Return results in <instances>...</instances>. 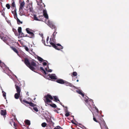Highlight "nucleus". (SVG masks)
<instances>
[{
  "label": "nucleus",
  "instance_id": "obj_51",
  "mask_svg": "<svg viewBox=\"0 0 129 129\" xmlns=\"http://www.w3.org/2000/svg\"><path fill=\"white\" fill-rule=\"evenodd\" d=\"M49 122L50 123H51V122H52L51 120V119H49Z\"/></svg>",
  "mask_w": 129,
  "mask_h": 129
},
{
  "label": "nucleus",
  "instance_id": "obj_29",
  "mask_svg": "<svg viewBox=\"0 0 129 129\" xmlns=\"http://www.w3.org/2000/svg\"><path fill=\"white\" fill-rule=\"evenodd\" d=\"M25 122L26 124L28 125H29L30 124V121L28 120H26L25 121Z\"/></svg>",
  "mask_w": 129,
  "mask_h": 129
},
{
  "label": "nucleus",
  "instance_id": "obj_22",
  "mask_svg": "<svg viewBox=\"0 0 129 129\" xmlns=\"http://www.w3.org/2000/svg\"><path fill=\"white\" fill-rule=\"evenodd\" d=\"M16 11V9H15L14 11H15V13L14 15V18L16 20H17L18 19V18L17 17V14Z\"/></svg>",
  "mask_w": 129,
  "mask_h": 129
},
{
  "label": "nucleus",
  "instance_id": "obj_61",
  "mask_svg": "<svg viewBox=\"0 0 129 129\" xmlns=\"http://www.w3.org/2000/svg\"><path fill=\"white\" fill-rule=\"evenodd\" d=\"M27 1H28V0H27Z\"/></svg>",
  "mask_w": 129,
  "mask_h": 129
},
{
  "label": "nucleus",
  "instance_id": "obj_41",
  "mask_svg": "<svg viewBox=\"0 0 129 129\" xmlns=\"http://www.w3.org/2000/svg\"><path fill=\"white\" fill-rule=\"evenodd\" d=\"M13 125L14 126V127L16 129V127L17 126V124H16L15 122H13Z\"/></svg>",
  "mask_w": 129,
  "mask_h": 129
},
{
  "label": "nucleus",
  "instance_id": "obj_16",
  "mask_svg": "<svg viewBox=\"0 0 129 129\" xmlns=\"http://www.w3.org/2000/svg\"><path fill=\"white\" fill-rule=\"evenodd\" d=\"M37 59L39 60V61L41 62H42L43 61H45L47 62H48L47 61L44 60L42 58L39 56H38L37 57Z\"/></svg>",
  "mask_w": 129,
  "mask_h": 129
},
{
  "label": "nucleus",
  "instance_id": "obj_5",
  "mask_svg": "<svg viewBox=\"0 0 129 129\" xmlns=\"http://www.w3.org/2000/svg\"><path fill=\"white\" fill-rule=\"evenodd\" d=\"M42 4L43 5V6H42V7L41 6V8L43 9V15L45 18L48 19L49 17L47 13V11L45 9H44V8H45V5L43 3H42Z\"/></svg>",
  "mask_w": 129,
  "mask_h": 129
},
{
  "label": "nucleus",
  "instance_id": "obj_48",
  "mask_svg": "<svg viewBox=\"0 0 129 129\" xmlns=\"http://www.w3.org/2000/svg\"><path fill=\"white\" fill-rule=\"evenodd\" d=\"M43 64L44 66H46L47 65V63L46 62H44L43 63Z\"/></svg>",
  "mask_w": 129,
  "mask_h": 129
},
{
  "label": "nucleus",
  "instance_id": "obj_3",
  "mask_svg": "<svg viewBox=\"0 0 129 129\" xmlns=\"http://www.w3.org/2000/svg\"><path fill=\"white\" fill-rule=\"evenodd\" d=\"M50 44L55 49L58 50H60L63 48V47L59 44H55L53 42H50Z\"/></svg>",
  "mask_w": 129,
  "mask_h": 129
},
{
  "label": "nucleus",
  "instance_id": "obj_42",
  "mask_svg": "<svg viewBox=\"0 0 129 129\" xmlns=\"http://www.w3.org/2000/svg\"><path fill=\"white\" fill-rule=\"evenodd\" d=\"M70 115V114L69 112H67V113L65 114V116L66 117H68Z\"/></svg>",
  "mask_w": 129,
  "mask_h": 129
},
{
  "label": "nucleus",
  "instance_id": "obj_17",
  "mask_svg": "<svg viewBox=\"0 0 129 129\" xmlns=\"http://www.w3.org/2000/svg\"><path fill=\"white\" fill-rule=\"evenodd\" d=\"M12 49L15 52H16L18 55L19 52L15 47H11Z\"/></svg>",
  "mask_w": 129,
  "mask_h": 129
},
{
  "label": "nucleus",
  "instance_id": "obj_43",
  "mask_svg": "<svg viewBox=\"0 0 129 129\" xmlns=\"http://www.w3.org/2000/svg\"><path fill=\"white\" fill-rule=\"evenodd\" d=\"M85 102L88 104L89 103V100L88 99H87L85 100Z\"/></svg>",
  "mask_w": 129,
  "mask_h": 129
},
{
  "label": "nucleus",
  "instance_id": "obj_7",
  "mask_svg": "<svg viewBox=\"0 0 129 129\" xmlns=\"http://www.w3.org/2000/svg\"><path fill=\"white\" fill-rule=\"evenodd\" d=\"M47 23L48 25L52 29H57L56 26L52 22L48 21L47 22Z\"/></svg>",
  "mask_w": 129,
  "mask_h": 129
},
{
  "label": "nucleus",
  "instance_id": "obj_44",
  "mask_svg": "<svg viewBox=\"0 0 129 129\" xmlns=\"http://www.w3.org/2000/svg\"><path fill=\"white\" fill-rule=\"evenodd\" d=\"M1 30L4 32H5L6 31L5 29L4 28H3L1 29Z\"/></svg>",
  "mask_w": 129,
  "mask_h": 129
},
{
  "label": "nucleus",
  "instance_id": "obj_10",
  "mask_svg": "<svg viewBox=\"0 0 129 129\" xmlns=\"http://www.w3.org/2000/svg\"><path fill=\"white\" fill-rule=\"evenodd\" d=\"M15 86L17 93H20V92L21 91L20 87L18 86L17 84H15Z\"/></svg>",
  "mask_w": 129,
  "mask_h": 129
},
{
  "label": "nucleus",
  "instance_id": "obj_56",
  "mask_svg": "<svg viewBox=\"0 0 129 129\" xmlns=\"http://www.w3.org/2000/svg\"><path fill=\"white\" fill-rule=\"evenodd\" d=\"M29 9V10H30V11H31V9H30V8Z\"/></svg>",
  "mask_w": 129,
  "mask_h": 129
},
{
  "label": "nucleus",
  "instance_id": "obj_50",
  "mask_svg": "<svg viewBox=\"0 0 129 129\" xmlns=\"http://www.w3.org/2000/svg\"><path fill=\"white\" fill-rule=\"evenodd\" d=\"M65 108H66L64 110L66 112H67V111H68L67 107H66Z\"/></svg>",
  "mask_w": 129,
  "mask_h": 129
},
{
  "label": "nucleus",
  "instance_id": "obj_1",
  "mask_svg": "<svg viewBox=\"0 0 129 129\" xmlns=\"http://www.w3.org/2000/svg\"><path fill=\"white\" fill-rule=\"evenodd\" d=\"M24 62L25 64L28 67L30 70L34 71L35 68L34 67H36V64L34 61H32L30 63L29 62L28 59L25 58L24 59Z\"/></svg>",
  "mask_w": 129,
  "mask_h": 129
},
{
  "label": "nucleus",
  "instance_id": "obj_23",
  "mask_svg": "<svg viewBox=\"0 0 129 129\" xmlns=\"http://www.w3.org/2000/svg\"><path fill=\"white\" fill-rule=\"evenodd\" d=\"M54 99L55 100V101L56 102H57V101H58L60 102V101L59 99H58V97L56 96H53Z\"/></svg>",
  "mask_w": 129,
  "mask_h": 129
},
{
  "label": "nucleus",
  "instance_id": "obj_2",
  "mask_svg": "<svg viewBox=\"0 0 129 129\" xmlns=\"http://www.w3.org/2000/svg\"><path fill=\"white\" fill-rule=\"evenodd\" d=\"M45 99H44V102L46 104L52 103V101L51 100H53V97L50 94H47L44 96Z\"/></svg>",
  "mask_w": 129,
  "mask_h": 129
},
{
  "label": "nucleus",
  "instance_id": "obj_26",
  "mask_svg": "<svg viewBox=\"0 0 129 129\" xmlns=\"http://www.w3.org/2000/svg\"><path fill=\"white\" fill-rule=\"evenodd\" d=\"M13 31L14 33H15V35L16 36H18V33H17V30L16 29H13Z\"/></svg>",
  "mask_w": 129,
  "mask_h": 129
},
{
  "label": "nucleus",
  "instance_id": "obj_54",
  "mask_svg": "<svg viewBox=\"0 0 129 129\" xmlns=\"http://www.w3.org/2000/svg\"><path fill=\"white\" fill-rule=\"evenodd\" d=\"M89 100V101H92V99H90Z\"/></svg>",
  "mask_w": 129,
  "mask_h": 129
},
{
  "label": "nucleus",
  "instance_id": "obj_35",
  "mask_svg": "<svg viewBox=\"0 0 129 129\" xmlns=\"http://www.w3.org/2000/svg\"><path fill=\"white\" fill-rule=\"evenodd\" d=\"M47 124L45 122L43 123L41 125L43 127H45L46 126Z\"/></svg>",
  "mask_w": 129,
  "mask_h": 129
},
{
  "label": "nucleus",
  "instance_id": "obj_28",
  "mask_svg": "<svg viewBox=\"0 0 129 129\" xmlns=\"http://www.w3.org/2000/svg\"><path fill=\"white\" fill-rule=\"evenodd\" d=\"M40 69L42 70L44 72V73L45 75L47 74V73L44 70L43 68L42 67H41L40 68Z\"/></svg>",
  "mask_w": 129,
  "mask_h": 129
},
{
  "label": "nucleus",
  "instance_id": "obj_45",
  "mask_svg": "<svg viewBox=\"0 0 129 129\" xmlns=\"http://www.w3.org/2000/svg\"><path fill=\"white\" fill-rule=\"evenodd\" d=\"M94 108L95 110H96L97 112H99V111L98 108L95 106L94 107Z\"/></svg>",
  "mask_w": 129,
  "mask_h": 129
},
{
  "label": "nucleus",
  "instance_id": "obj_36",
  "mask_svg": "<svg viewBox=\"0 0 129 129\" xmlns=\"http://www.w3.org/2000/svg\"><path fill=\"white\" fill-rule=\"evenodd\" d=\"M19 35H21V37H25L24 34L22 32H21V33H19Z\"/></svg>",
  "mask_w": 129,
  "mask_h": 129
},
{
  "label": "nucleus",
  "instance_id": "obj_19",
  "mask_svg": "<svg viewBox=\"0 0 129 129\" xmlns=\"http://www.w3.org/2000/svg\"><path fill=\"white\" fill-rule=\"evenodd\" d=\"M20 95V93H17L14 95L15 98L16 99H18Z\"/></svg>",
  "mask_w": 129,
  "mask_h": 129
},
{
  "label": "nucleus",
  "instance_id": "obj_58",
  "mask_svg": "<svg viewBox=\"0 0 129 129\" xmlns=\"http://www.w3.org/2000/svg\"><path fill=\"white\" fill-rule=\"evenodd\" d=\"M62 105V106L63 107H64V105Z\"/></svg>",
  "mask_w": 129,
  "mask_h": 129
},
{
  "label": "nucleus",
  "instance_id": "obj_37",
  "mask_svg": "<svg viewBox=\"0 0 129 129\" xmlns=\"http://www.w3.org/2000/svg\"><path fill=\"white\" fill-rule=\"evenodd\" d=\"M49 40V37H48L47 38V41H46V44H47L46 45L45 44V45H46V46H49V45H48V41Z\"/></svg>",
  "mask_w": 129,
  "mask_h": 129
},
{
  "label": "nucleus",
  "instance_id": "obj_34",
  "mask_svg": "<svg viewBox=\"0 0 129 129\" xmlns=\"http://www.w3.org/2000/svg\"><path fill=\"white\" fill-rule=\"evenodd\" d=\"M35 106L33 107H34L33 108V110L36 112H38V109L37 107H35Z\"/></svg>",
  "mask_w": 129,
  "mask_h": 129
},
{
  "label": "nucleus",
  "instance_id": "obj_40",
  "mask_svg": "<svg viewBox=\"0 0 129 129\" xmlns=\"http://www.w3.org/2000/svg\"><path fill=\"white\" fill-rule=\"evenodd\" d=\"M54 129H62V128L60 126H58L55 127Z\"/></svg>",
  "mask_w": 129,
  "mask_h": 129
},
{
  "label": "nucleus",
  "instance_id": "obj_25",
  "mask_svg": "<svg viewBox=\"0 0 129 129\" xmlns=\"http://www.w3.org/2000/svg\"><path fill=\"white\" fill-rule=\"evenodd\" d=\"M12 4L11 6L14 7H16L15 5V2L14 0H12Z\"/></svg>",
  "mask_w": 129,
  "mask_h": 129
},
{
  "label": "nucleus",
  "instance_id": "obj_9",
  "mask_svg": "<svg viewBox=\"0 0 129 129\" xmlns=\"http://www.w3.org/2000/svg\"><path fill=\"white\" fill-rule=\"evenodd\" d=\"M43 16L39 15L37 17L36 15H34L33 16L34 19L35 20L38 21H42V19L41 18H40L41 17H43Z\"/></svg>",
  "mask_w": 129,
  "mask_h": 129
},
{
  "label": "nucleus",
  "instance_id": "obj_38",
  "mask_svg": "<svg viewBox=\"0 0 129 129\" xmlns=\"http://www.w3.org/2000/svg\"><path fill=\"white\" fill-rule=\"evenodd\" d=\"M6 6L8 9H9L10 8V5L9 4H7L6 5Z\"/></svg>",
  "mask_w": 129,
  "mask_h": 129
},
{
  "label": "nucleus",
  "instance_id": "obj_14",
  "mask_svg": "<svg viewBox=\"0 0 129 129\" xmlns=\"http://www.w3.org/2000/svg\"><path fill=\"white\" fill-rule=\"evenodd\" d=\"M25 3L24 1L20 3V6L19 8V10H22L23 8L25 5Z\"/></svg>",
  "mask_w": 129,
  "mask_h": 129
},
{
  "label": "nucleus",
  "instance_id": "obj_62",
  "mask_svg": "<svg viewBox=\"0 0 129 129\" xmlns=\"http://www.w3.org/2000/svg\"><path fill=\"white\" fill-rule=\"evenodd\" d=\"M27 1H28V0H27Z\"/></svg>",
  "mask_w": 129,
  "mask_h": 129
},
{
  "label": "nucleus",
  "instance_id": "obj_57",
  "mask_svg": "<svg viewBox=\"0 0 129 129\" xmlns=\"http://www.w3.org/2000/svg\"><path fill=\"white\" fill-rule=\"evenodd\" d=\"M76 81L77 82H78L79 81V80H77Z\"/></svg>",
  "mask_w": 129,
  "mask_h": 129
},
{
  "label": "nucleus",
  "instance_id": "obj_4",
  "mask_svg": "<svg viewBox=\"0 0 129 129\" xmlns=\"http://www.w3.org/2000/svg\"><path fill=\"white\" fill-rule=\"evenodd\" d=\"M20 99L21 103L25 105V104H29L30 106L31 107H34L35 106H36V104H34L31 102H28L25 100H22L21 98Z\"/></svg>",
  "mask_w": 129,
  "mask_h": 129
},
{
  "label": "nucleus",
  "instance_id": "obj_21",
  "mask_svg": "<svg viewBox=\"0 0 129 129\" xmlns=\"http://www.w3.org/2000/svg\"><path fill=\"white\" fill-rule=\"evenodd\" d=\"M37 4L38 5H40V6H41V7H42V5H41V4L42 3V0H37Z\"/></svg>",
  "mask_w": 129,
  "mask_h": 129
},
{
  "label": "nucleus",
  "instance_id": "obj_31",
  "mask_svg": "<svg viewBox=\"0 0 129 129\" xmlns=\"http://www.w3.org/2000/svg\"><path fill=\"white\" fill-rule=\"evenodd\" d=\"M77 75V73L76 72H74L73 73L72 75V77L73 76H76Z\"/></svg>",
  "mask_w": 129,
  "mask_h": 129
},
{
  "label": "nucleus",
  "instance_id": "obj_15",
  "mask_svg": "<svg viewBox=\"0 0 129 129\" xmlns=\"http://www.w3.org/2000/svg\"><path fill=\"white\" fill-rule=\"evenodd\" d=\"M1 114L3 116H5L6 115V111L5 110H1Z\"/></svg>",
  "mask_w": 129,
  "mask_h": 129
},
{
  "label": "nucleus",
  "instance_id": "obj_55",
  "mask_svg": "<svg viewBox=\"0 0 129 129\" xmlns=\"http://www.w3.org/2000/svg\"><path fill=\"white\" fill-rule=\"evenodd\" d=\"M4 1V0H0V2H3Z\"/></svg>",
  "mask_w": 129,
  "mask_h": 129
},
{
  "label": "nucleus",
  "instance_id": "obj_32",
  "mask_svg": "<svg viewBox=\"0 0 129 129\" xmlns=\"http://www.w3.org/2000/svg\"><path fill=\"white\" fill-rule=\"evenodd\" d=\"M50 106L52 107L55 108L57 107L56 105L54 104H50L49 105Z\"/></svg>",
  "mask_w": 129,
  "mask_h": 129
},
{
  "label": "nucleus",
  "instance_id": "obj_33",
  "mask_svg": "<svg viewBox=\"0 0 129 129\" xmlns=\"http://www.w3.org/2000/svg\"><path fill=\"white\" fill-rule=\"evenodd\" d=\"M2 93L3 94V96H4V98L5 99H6V93L3 91H2Z\"/></svg>",
  "mask_w": 129,
  "mask_h": 129
},
{
  "label": "nucleus",
  "instance_id": "obj_59",
  "mask_svg": "<svg viewBox=\"0 0 129 129\" xmlns=\"http://www.w3.org/2000/svg\"><path fill=\"white\" fill-rule=\"evenodd\" d=\"M47 121H48V120H47Z\"/></svg>",
  "mask_w": 129,
  "mask_h": 129
},
{
  "label": "nucleus",
  "instance_id": "obj_8",
  "mask_svg": "<svg viewBox=\"0 0 129 129\" xmlns=\"http://www.w3.org/2000/svg\"><path fill=\"white\" fill-rule=\"evenodd\" d=\"M29 28H27L26 29V31L27 33L29 34V37L30 38H33L34 37V34L33 33L29 31Z\"/></svg>",
  "mask_w": 129,
  "mask_h": 129
},
{
  "label": "nucleus",
  "instance_id": "obj_53",
  "mask_svg": "<svg viewBox=\"0 0 129 129\" xmlns=\"http://www.w3.org/2000/svg\"><path fill=\"white\" fill-rule=\"evenodd\" d=\"M28 36H28V35L27 34L25 36V37H29Z\"/></svg>",
  "mask_w": 129,
  "mask_h": 129
},
{
  "label": "nucleus",
  "instance_id": "obj_24",
  "mask_svg": "<svg viewBox=\"0 0 129 129\" xmlns=\"http://www.w3.org/2000/svg\"><path fill=\"white\" fill-rule=\"evenodd\" d=\"M4 35V34L3 32H1L0 33V38L3 40H4L3 39V36Z\"/></svg>",
  "mask_w": 129,
  "mask_h": 129
},
{
  "label": "nucleus",
  "instance_id": "obj_27",
  "mask_svg": "<svg viewBox=\"0 0 129 129\" xmlns=\"http://www.w3.org/2000/svg\"><path fill=\"white\" fill-rule=\"evenodd\" d=\"M16 20L17 21V23L18 24H20L22 23V22L18 18Z\"/></svg>",
  "mask_w": 129,
  "mask_h": 129
},
{
  "label": "nucleus",
  "instance_id": "obj_39",
  "mask_svg": "<svg viewBox=\"0 0 129 129\" xmlns=\"http://www.w3.org/2000/svg\"><path fill=\"white\" fill-rule=\"evenodd\" d=\"M93 120H94V121H95L97 122H98L99 123H100V122H99L97 121L96 118H95L94 116L93 115Z\"/></svg>",
  "mask_w": 129,
  "mask_h": 129
},
{
  "label": "nucleus",
  "instance_id": "obj_20",
  "mask_svg": "<svg viewBox=\"0 0 129 129\" xmlns=\"http://www.w3.org/2000/svg\"><path fill=\"white\" fill-rule=\"evenodd\" d=\"M57 29H54V31L52 35L53 38H55V37L56 35L57 34V33L56 32Z\"/></svg>",
  "mask_w": 129,
  "mask_h": 129
},
{
  "label": "nucleus",
  "instance_id": "obj_13",
  "mask_svg": "<svg viewBox=\"0 0 129 129\" xmlns=\"http://www.w3.org/2000/svg\"><path fill=\"white\" fill-rule=\"evenodd\" d=\"M64 84H65V85L67 86H69L71 87H74L72 83L65 81H64Z\"/></svg>",
  "mask_w": 129,
  "mask_h": 129
},
{
  "label": "nucleus",
  "instance_id": "obj_49",
  "mask_svg": "<svg viewBox=\"0 0 129 129\" xmlns=\"http://www.w3.org/2000/svg\"><path fill=\"white\" fill-rule=\"evenodd\" d=\"M42 42L45 45V41L43 39H42Z\"/></svg>",
  "mask_w": 129,
  "mask_h": 129
},
{
  "label": "nucleus",
  "instance_id": "obj_60",
  "mask_svg": "<svg viewBox=\"0 0 129 129\" xmlns=\"http://www.w3.org/2000/svg\"><path fill=\"white\" fill-rule=\"evenodd\" d=\"M32 110V108H30Z\"/></svg>",
  "mask_w": 129,
  "mask_h": 129
},
{
  "label": "nucleus",
  "instance_id": "obj_30",
  "mask_svg": "<svg viewBox=\"0 0 129 129\" xmlns=\"http://www.w3.org/2000/svg\"><path fill=\"white\" fill-rule=\"evenodd\" d=\"M18 32L19 34L20 33H21V31H22V28L21 27H19L18 28Z\"/></svg>",
  "mask_w": 129,
  "mask_h": 129
},
{
  "label": "nucleus",
  "instance_id": "obj_12",
  "mask_svg": "<svg viewBox=\"0 0 129 129\" xmlns=\"http://www.w3.org/2000/svg\"><path fill=\"white\" fill-rule=\"evenodd\" d=\"M64 80L61 79H57L56 80V82L59 83L61 84H64Z\"/></svg>",
  "mask_w": 129,
  "mask_h": 129
},
{
  "label": "nucleus",
  "instance_id": "obj_6",
  "mask_svg": "<svg viewBox=\"0 0 129 129\" xmlns=\"http://www.w3.org/2000/svg\"><path fill=\"white\" fill-rule=\"evenodd\" d=\"M102 129H108L104 121H102L101 123H99Z\"/></svg>",
  "mask_w": 129,
  "mask_h": 129
},
{
  "label": "nucleus",
  "instance_id": "obj_52",
  "mask_svg": "<svg viewBox=\"0 0 129 129\" xmlns=\"http://www.w3.org/2000/svg\"><path fill=\"white\" fill-rule=\"evenodd\" d=\"M12 13L14 14H14L15 13L14 10V11H12Z\"/></svg>",
  "mask_w": 129,
  "mask_h": 129
},
{
  "label": "nucleus",
  "instance_id": "obj_18",
  "mask_svg": "<svg viewBox=\"0 0 129 129\" xmlns=\"http://www.w3.org/2000/svg\"><path fill=\"white\" fill-rule=\"evenodd\" d=\"M76 92L79 94H81L83 97L84 96V94L82 92V91L80 90H76Z\"/></svg>",
  "mask_w": 129,
  "mask_h": 129
},
{
  "label": "nucleus",
  "instance_id": "obj_46",
  "mask_svg": "<svg viewBox=\"0 0 129 129\" xmlns=\"http://www.w3.org/2000/svg\"><path fill=\"white\" fill-rule=\"evenodd\" d=\"M46 70L48 72H51L52 71V70L51 69H50L49 70H47L46 68Z\"/></svg>",
  "mask_w": 129,
  "mask_h": 129
},
{
  "label": "nucleus",
  "instance_id": "obj_11",
  "mask_svg": "<svg viewBox=\"0 0 129 129\" xmlns=\"http://www.w3.org/2000/svg\"><path fill=\"white\" fill-rule=\"evenodd\" d=\"M49 77L52 79L56 80L57 79L56 77L55 74H52L51 75L49 74Z\"/></svg>",
  "mask_w": 129,
  "mask_h": 129
},
{
  "label": "nucleus",
  "instance_id": "obj_47",
  "mask_svg": "<svg viewBox=\"0 0 129 129\" xmlns=\"http://www.w3.org/2000/svg\"><path fill=\"white\" fill-rule=\"evenodd\" d=\"M25 49L27 51H28L29 50L28 48L27 47H25Z\"/></svg>",
  "mask_w": 129,
  "mask_h": 129
}]
</instances>
